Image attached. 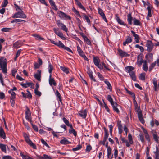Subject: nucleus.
<instances>
[{"instance_id":"obj_1","label":"nucleus","mask_w":159,"mask_h":159,"mask_svg":"<svg viewBox=\"0 0 159 159\" xmlns=\"http://www.w3.org/2000/svg\"><path fill=\"white\" fill-rule=\"evenodd\" d=\"M7 60L3 57H0V70H2L4 74L7 73Z\"/></svg>"},{"instance_id":"obj_2","label":"nucleus","mask_w":159,"mask_h":159,"mask_svg":"<svg viewBox=\"0 0 159 159\" xmlns=\"http://www.w3.org/2000/svg\"><path fill=\"white\" fill-rule=\"evenodd\" d=\"M57 14L61 19L65 20H70L71 19V17L70 16L66 15V13L61 11H58L57 12Z\"/></svg>"},{"instance_id":"obj_3","label":"nucleus","mask_w":159,"mask_h":159,"mask_svg":"<svg viewBox=\"0 0 159 159\" xmlns=\"http://www.w3.org/2000/svg\"><path fill=\"white\" fill-rule=\"evenodd\" d=\"M23 136L27 143L32 146L33 148L36 149V145L30 139L28 135L25 133H23Z\"/></svg>"},{"instance_id":"obj_4","label":"nucleus","mask_w":159,"mask_h":159,"mask_svg":"<svg viewBox=\"0 0 159 159\" xmlns=\"http://www.w3.org/2000/svg\"><path fill=\"white\" fill-rule=\"evenodd\" d=\"M12 17L13 18H19L25 19L26 18V16L24 12L21 10V11L15 13Z\"/></svg>"},{"instance_id":"obj_5","label":"nucleus","mask_w":159,"mask_h":159,"mask_svg":"<svg viewBox=\"0 0 159 159\" xmlns=\"http://www.w3.org/2000/svg\"><path fill=\"white\" fill-rule=\"evenodd\" d=\"M93 61L94 64L98 68L100 69H103V67L102 65L99 64L100 60L99 58L98 57H93Z\"/></svg>"},{"instance_id":"obj_6","label":"nucleus","mask_w":159,"mask_h":159,"mask_svg":"<svg viewBox=\"0 0 159 159\" xmlns=\"http://www.w3.org/2000/svg\"><path fill=\"white\" fill-rule=\"evenodd\" d=\"M57 23L58 26L61 30L67 32L68 31V29L66 26L63 23L61 22L60 20H58L57 21Z\"/></svg>"},{"instance_id":"obj_7","label":"nucleus","mask_w":159,"mask_h":159,"mask_svg":"<svg viewBox=\"0 0 159 159\" xmlns=\"http://www.w3.org/2000/svg\"><path fill=\"white\" fill-rule=\"evenodd\" d=\"M77 50L79 53V54L85 60L89 61L88 59L84 54V53L81 49L79 46H77Z\"/></svg>"},{"instance_id":"obj_8","label":"nucleus","mask_w":159,"mask_h":159,"mask_svg":"<svg viewBox=\"0 0 159 159\" xmlns=\"http://www.w3.org/2000/svg\"><path fill=\"white\" fill-rule=\"evenodd\" d=\"M147 47V50L149 52H150L153 48V44L151 41L148 40L146 44Z\"/></svg>"},{"instance_id":"obj_9","label":"nucleus","mask_w":159,"mask_h":159,"mask_svg":"<svg viewBox=\"0 0 159 159\" xmlns=\"http://www.w3.org/2000/svg\"><path fill=\"white\" fill-rule=\"evenodd\" d=\"M143 58V56L142 55L140 54L138 56L137 63L139 66H141L144 62Z\"/></svg>"},{"instance_id":"obj_10","label":"nucleus","mask_w":159,"mask_h":159,"mask_svg":"<svg viewBox=\"0 0 159 159\" xmlns=\"http://www.w3.org/2000/svg\"><path fill=\"white\" fill-rule=\"evenodd\" d=\"M98 14L101 16L102 17L104 20L106 22H107V20L106 18L105 15L104 13L103 12V10L100 8H98Z\"/></svg>"},{"instance_id":"obj_11","label":"nucleus","mask_w":159,"mask_h":159,"mask_svg":"<svg viewBox=\"0 0 159 159\" xmlns=\"http://www.w3.org/2000/svg\"><path fill=\"white\" fill-rule=\"evenodd\" d=\"M117 126L118 129V133L120 134H121L123 131V126L121 124V121L118 120L117 121Z\"/></svg>"},{"instance_id":"obj_12","label":"nucleus","mask_w":159,"mask_h":159,"mask_svg":"<svg viewBox=\"0 0 159 159\" xmlns=\"http://www.w3.org/2000/svg\"><path fill=\"white\" fill-rule=\"evenodd\" d=\"M156 151L153 152L154 155L153 157L155 159H159V149L157 146H156Z\"/></svg>"},{"instance_id":"obj_13","label":"nucleus","mask_w":159,"mask_h":159,"mask_svg":"<svg viewBox=\"0 0 159 159\" xmlns=\"http://www.w3.org/2000/svg\"><path fill=\"white\" fill-rule=\"evenodd\" d=\"M25 118L30 122L31 119V113L29 109L27 107V110L25 112Z\"/></svg>"},{"instance_id":"obj_14","label":"nucleus","mask_w":159,"mask_h":159,"mask_svg":"<svg viewBox=\"0 0 159 159\" xmlns=\"http://www.w3.org/2000/svg\"><path fill=\"white\" fill-rule=\"evenodd\" d=\"M113 107V110L116 113H118L120 112V111L118 108L120 107V106L116 102H115L113 104L111 105Z\"/></svg>"},{"instance_id":"obj_15","label":"nucleus","mask_w":159,"mask_h":159,"mask_svg":"<svg viewBox=\"0 0 159 159\" xmlns=\"http://www.w3.org/2000/svg\"><path fill=\"white\" fill-rule=\"evenodd\" d=\"M87 74H88L89 76L91 79L93 80L94 82L96 81V79L94 78L93 77V72L90 69V68L88 67L87 68Z\"/></svg>"},{"instance_id":"obj_16","label":"nucleus","mask_w":159,"mask_h":159,"mask_svg":"<svg viewBox=\"0 0 159 159\" xmlns=\"http://www.w3.org/2000/svg\"><path fill=\"white\" fill-rule=\"evenodd\" d=\"M49 83L50 85L52 86L53 85L54 86H56L57 83L55 81L54 78H52V75L50 74L49 77Z\"/></svg>"},{"instance_id":"obj_17","label":"nucleus","mask_w":159,"mask_h":159,"mask_svg":"<svg viewBox=\"0 0 159 159\" xmlns=\"http://www.w3.org/2000/svg\"><path fill=\"white\" fill-rule=\"evenodd\" d=\"M153 83L154 86V90L156 91H157L159 90V82L158 85L157 84V80L155 78H154L153 80Z\"/></svg>"},{"instance_id":"obj_18","label":"nucleus","mask_w":159,"mask_h":159,"mask_svg":"<svg viewBox=\"0 0 159 159\" xmlns=\"http://www.w3.org/2000/svg\"><path fill=\"white\" fill-rule=\"evenodd\" d=\"M132 41V38L129 36L127 37L125 41L123 43V45L124 46H125L126 44L131 43Z\"/></svg>"},{"instance_id":"obj_19","label":"nucleus","mask_w":159,"mask_h":159,"mask_svg":"<svg viewBox=\"0 0 159 159\" xmlns=\"http://www.w3.org/2000/svg\"><path fill=\"white\" fill-rule=\"evenodd\" d=\"M118 51L121 57H127L129 56V55L126 52L120 49H119Z\"/></svg>"},{"instance_id":"obj_20","label":"nucleus","mask_w":159,"mask_h":159,"mask_svg":"<svg viewBox=\"0 0 159 159\" xmlns=\"http://www.w3.org/2000/svg\"><path fill=\"white\" fill-rule=\"evenodd\" d=\"M134 69V68L133 66H129L125 67V70L126 72L129 73L133 72V70Z\"/></svg>"},{"instance_id":"obj_21","label":"nucleus","mask_w":159,"mask_h":159,"mask_svg":"<svg viewBox=\"0 0 159 159\" xmlns=\"http://www.w3.org/2000/svg\"><path fill=\"white\" fill-rule=\"evenodd\" d=\"M145 58L149 62H151L153 60V54L152 53L147 54L146 55Z\"/></svg>"},{"instance_id":"obj_22","label":"nucleus","mask_w":159,"mask_h":159,"mask_svg":"<svg viewBox=\"0 0 159 159\" xmlns=\"http://www.w3.org/2000/svg\"><path fill=\"white\" fill-rule=\"evenodd\" d=\"M131 33L133 35L134 37L136 43H139V35L136 34L133 31H131Z\"/></svg>"},{"instance_id":"obj_23","label":"nucleus","mask_w":159,"mask_h":159,"mask_svg":"<svg viewBox=\"0 0 159 159\" xmlns=\"http://www.w3.org/2000/svg\"><path fill=\"white\" fill-rule=\"evenodd\" d=\"M82 36L84 39V41L88 45H91V43L90 40L88 39V38L86 35H82Z\"/></svg>"},{"instance_id":"obj_24","label":"nucleus","mask_w":159,"mask_h":159,"mask_svg":"<svg viewBox=\"0 0 159 159\" xmlns=\"http://www.w3.org/2000/svg\"><path fill=\"white\" fill-rule=\"evenodd\" d=\"M133 18L132 17L131 13H129L127 15V20L130 25L132 24V20L133 21Z\"/></svg>"},{"instance_id":"obj_25","label":"nucleus","mask_w":159,"mask_h":159,"mask_svg":"<svg viewBox=\"0 0 159 159\" xmlns=\"http://www.w3.org/2000/svg\"><path fill=\"white\" fill-rule=\"evenodd\" d=\"M41 72L40 70H38V73L34 75V77L38 81L41 80Z\"/></svg>"},{"instance_id":"obj_26","label":"nucleus","mask_w":159,"mask_h":159,"mask_svg":"<svg viewBox=\"0 0 159 159\" xmlns=\"http://www.w3.org/2000/svg\"><path fill=\"white\" fill-rule=\"evenodd\" d=\"M22 44V43L21 41H18L15 43L13 45V47L16 48H17L20 47Z\"/></svg>"},{"instance_id":"obj_27","label":"nucleus","mask_w":159,"mask_h":159,"mask_svg":"<svg viewBox=\"0 0 159 159\" xmlns=\"http://www.w3.org/2000/svg\"><path fill=\"white\" fill-rule=\"evenodd\" d=\"M0 137L5 139L6 138L5 133L2 128H0Z\"/></svg>"},{"instance_id":"obj_28","label":"nucleus","mask_w":159,"mask_h":159,"mask_svg":"<svg viewBox=\"0 0 159 159\" xmlns=\"http://www.w3.org/2000/svg\"><path fill=\"white\" fill-rule=\"evenodd\" d=\"M116 19L118 24L120 25H125L126 26H127V25L126 24H125L124 22L121 20L120 19L119 17L117 16H116Z\"/></svg>"},{"instance_id":"obj_29","label":"nucleus","mask_w":159,"mask_h":159,"mask_svg":"<svg viewBox=\"0 0 159 159\" xmlns=\"http://www.w3.org/2000/svg\"><path fill=\"white\" fill-rule=\"evenodd\" d=\"M79 115L83 118H85L87 116V112L85 110L81 111L79 113Z\"/></svg>"},{"instance_id":"obj_30","label":"nucleus","mask_w":159,"mask_h":159,"mask_svg":"<svg viewBox=\"0 0 159 159\" xmlns=\"http://www.w3.org/2000/svg\"><path fill=\"white\" fill-rule=\"evenodd\" d=\"M147 10H148V14L146 19L147 20H149V17L152 16L151 9L149 6L148 7Z\"/></svg>"},{"instance_id":"obj_31","label":"nucleus","mask_w":159,"mask_h":159,"mask_svg":"<svg viewBox=\"0 0 159 159\" xmlns=\"http://www.w3.org/2000/svg\"><path fill=\"white\" fill-rule=\"evenodd\" d=\"M138 118L140 122L143 124L145 123L143 117L142 113L139 114L138 115Z\"/></svg>"},{"instance_id":"obj_32","label":"nucleus","mask_w":159,"mask_h":159,"mask_svg":"<svg viewBox=\"0 0 159 159\" xmlns=\"http://www.w3.org/2000/svg\"><path fill=\"white\" fill-rule=\"evenodd\" d=\"M55 95L57 97V99L58 98V100L61 102L62 101L61 96L60 93L57 90L56 91Z\"/></svg>"},{"instance_id":"obj_33","label":"nucleus","mask_w":159,"mask_h":159,"mask_svg":"<svg viewBox=\"0 0 159 159\" xmlns=\"http://www.w3.org/2000/svg\"><path fill=\"white\" fill-rule=\"evenodd\" d=\"M62 120L66 125L69 126L71 128L72 126V124H70L69 121L65 117H63L62 119Z\"/></svg>"},{"instance_id":"obj_34","label":"nucleus","mask_w":159,"mask_h":159,"mask_svg":"<svg viewBox=\"0 0 159 159\" xmlns=\"http://www.w3.org/2000/svg\"><path fill=\"white\" fill-rule=\"evenodd\" d=\"M70 128V129L69 131V133L73 134L75 136H76L77 135V132L75 130L73 129L72 126L71 128Z\"/></svg>"},{"instance_id":"obj_35","label":"nucleus","mask_w":159,"mask_h":159,"mask_svg":"<svg viewBox=\"0 0 159 159\" xmlns=\"http://www.w3.org/2000/svg\"><path fill=\"white\" fill-rule=\"evenodd\" d=\"M60 143L63 144H67L71 143V142H69L68 140L66 139H63L61 140L60 141Z\"/></svg>"},{"instance_id":"obj_36","label":"nucleus","mask_w":159,"mask_h":159,"mask_svg":"<svg viewBox=\"0 0 159 159\" xmlns=\"http://www.w3.org/2000/svg\"><path fill=\"white\" fill-rule=\"evenodd\" d=\"M133 24L135 25H140V23L138 20H137L135 18L133 19Z\"/></svg>"},{"instance_id":"obj_37","label":"nucleus","mask_w":159,"mask_h":159,"mask_svg":"<svg viewBox=\"0 0 159 159\" xmlns=\"http://www.w3.org/2000/svg\"><path fill=\"white\" fill-rule=\"evenodd\" d=\"M32 36L35 38L37 40H44V39L43 38L41 37L39 35L37 34H33Z\"/></svg>"},{"instance_id":"obj_38","label":"nucleus","mask_w":159,"mask_h":159,"mask_svg":"<svg viewBox=\"0 0 159 159\" xmlns=\"http://www.w3.org/2000/svg\"><path fill=\"white\" fill-rule=\"evenodd\" d=\"M147 65V61H144L143 65V70L145 71H147L148 70V66Z\"/></svg>"},{"instance_id":"obj_39","label":"nucleus","mask_w":159,"mask_h":159,"mask_svg":"<svg viewBox=\"0 0 159 159\" xmlns=\"http://www.w3.org/2000/svg\"><path fill=\"white\" fill-rule=\"evenodd\" d=\"M129 75L132 79L134 81L136 80V77L135 75V73L134 72L130 73Z\"/></svg>"},{"instance_id":"obj_40","label":"nucleus","mask_w":159,"mask_h":159,"mask_svg":"<svg viewBox=\"0 0 159 159\" xmlns=\"http://www.w3.org/2000/svg\"><path fill=\"white\" fill-rule=\"evenodd\" d=\"M107 99L110 102L111 105L113 104L115 102H114L112 98L110 95H108L107 96Z\"/></svg>"},{"instance_id":"obj_41","label":"nucleus","mask_w":159,"mask_h":159,"mask_svg":"<svg viewBox=\"0 0 159 159\" xmlns=\"http://www.w3.org/2000/svg\"><path fill=\"white\" fill-rule=\"evenodd\" d=\"M23 21L24 22H25V20H22L21 19H14L13 20L11 21V23H18V22H21Z\"/></svg>"},{"instance_id":"obj_42","label":"nucleus","mask_w":159,"mask_h":159,"mask_svg":"<svg viewBox=\"0 0 159 159\" xmlns=\"http://www.w3.org/2000/svg\"><path fill=\"white\" fill-rule=\"evenodd\" d=\"M0 148L2 150L5 152H6V145L2 143L0 144Z\"/></svg>"},{"instance_id":"obj_43","label":"nucleus","mask_w":159,"mask_h":159,"mask_svg":"<svg viewBox=\"0 0 159 159\" xmlns=\"http://www.w3.org/2000/svg\"><path fill=\"white\" fill-rule=\"evenodd\" d=\"M30 122L31 123L32 126V128L34 129V130L36 132L38 131V127L36 125H34L33 124L32 120H30Z\"/></svg>"},{"instance_id":"obj_44","label":"nucleus","mask_w":159,"mask_h":159,"mask_svg":"<svg viewBox=\"0 0 159 159\" xmlns=\"http://www.w3.org/2000/svg\"><path fill=\"white\" fill-rule=\"evenodd\" d=\"M111 153V147H109L107 149V157L108 158H110V157Z\"/></svg>"},{"instance_id":"obj_45","label":"nucleus","mask_w":159,"mask_h":159,"mask_svg":"<svg viewBox=\"0 0 159 159\" xmlns=\"http://www.w3.org/2000/svg\"><path fill=\"white\" fill-rule=\"evenodd\" d=\"M12 29L11 28H3L1 29V30L3 32H7L10 31Z\"/></svg>"},{"instance_id":"obj_46","label":"nucleus","mask_w":159,"mask_h":159,"mask_svg":"<svg viewBox=\"0 0 159 159\" xmlns=\"http://www.w3.org/2000/svg\"><path fill=\"white\" fill-rule=\"evenodd\" d=\"M60 68L61 70L66 74H68L69 73L68 68L65 67L61 66L60 67Z\"/></svg>"},{"instance_id":"obj_47","label":"nucleus","mask_w":159,"mask_h":159,"mask_svg":"<svg viewBox=\"0 0 159 159\" xmlns=\"http://www.w3.org/2000/svg\"><path fill=\"white\" fill-rule=\"evenodd\" d=\"M145 73H142L140 74L139 78L140 80H145Z\"/></svg>"},{"instance_id":"obj_48","label":"nucleus","mask_w":159,"mask_h":159,"mask_svg":"<svg viewBox=\"0 0 159 159\" xmlns=\"http://www.w3.org/2000/svg\"><path fill=\"white\" fill-rule=\"evenodd\" d=\"M82 148V146L81 145H78L77 147L75 148H74L72 149V150L73 151H78L80 149Z\"/></svg>"},{"instance_id":"obj_49","label":"nucleus","mask_w":159,"mask_h":159,"mask_svg":"<svg viewBox=\"0 0 159 159\" xmlns=\"http://www.w3.org/2000/svg\"><path fill=\"white\" fill-rule=\"evenodd\" d=\"M56 46L63 48H64L65 46L61 41H59L58 43H57Z\"/></svg>"},{"instance_id":"obj_50","label":"nucleus","mask_w":159,"mask_h":159,"mask_svg":"<svg viewBox=\"0 0 159 159\" xmlns=\"http://www.w3.org/2000/svg\"><path fill=\"white\" fill-rule=\"evenodd\" d=\"M135 112L137 113L138 115L139 114V113H142V112L140 110V106L135 108Z\"/></svg>"},{"instance_id":"obj_51","label":"nucleus","mask_w":159,"mask_h":159,"mask_svg":"<svg viewBox=\"0 0 159 159\" xmlns=\"http://www.w3.org/2000/svg\"><path fill=\"white\" fill-rule=\"evenodd\" d=\"M135 47L136 48L139 49L142 52H143L144 50L142 46H139L138 44H136L135 45Z\"/></svg>"},{"instance_id":"obj_52","label":"nucleus","mask_w":159,"mask_h":159,"mask_svg":"<svg viewBox=\"0 0 159 159\" xmlns=\"http://www.w3.org/2000/svg\"><path fill=\"white\" fill-rule=\"evenodd\" d=\"M84 17L85 19L86 20L88 24H89L90 25H91L90 20L89 17L86 15L84 14Z\"/></svg>"},{"instance_id":"obj_53","label":"nucleus","mask_w":159,"mask_h":159,"mask_svg":"<svg viewBox=\"0 0 159 159\" xmlns=\"http://www.w3.org/2000/svg\"><path fill=\"white\" fill-rule=\"evenodd\" d=\"M53 70V67L51 63L49 64L48 66V71L51 74V73L52 70Z\"/></svg>"},{"instance_id":"obj_54","label":"nucleus","mask_w":159,"mask_h":159,"mask_svg":"<svg viewBox=\"0 0 159 159\" xmlns=\"http://www.w3.org/2000/svg\"><path fill=\"white\" fill-rule=\"evenodd\" d=\"M105 83L108 86L107 89H109L110 90L112 89V87L110 82L108 81H105Z\"/></svg>"},{"instance_id":"obj_55","label":"nucleus","mask_w":159,"mask_h":159,"mask_svg":"<svg viewBox=\"0 0 159 159\" xmlns=\"http://www.w3.org/2000/svg\"><path fill=\"white\" fill-rule=\"evenodd\" d=\"M8 3L7 0H4V2L2 4L1 6L2 7H4L6 6Z\"/></svg>"},{"instance_id":"obj_56","label":"nucleus","mask_w":159,"mask_h":159,"mask_svg":"<svg viewBox=\"0 0 159 159\" xmlns=\"http://www.w3.org/2000/svg\"><path fill=\"white\" fill-rule=\"evenodd\" d=\"M153 138L155 141L157 143L158 142L159 137H158L157 134H153Z\"/></svg>"},{"instance_id":"obj_57","label":"nucleus","mask_w":159,"mask_h":159,"mask_svg":"<svg viewBox=\"0 0 159 159\" xmlns=\"http://www.w3.org/2000/svg\"><path fill=\"white\" fill-rule=\"evenodd\" d=\"M139 139L142 143H143L144 142V135L143 134H139Z\"/></svg>"},{"instance_id":"obj_58","label":"nucleus","mask_w":159,"mask_h":159,"mask_svg":"<svg viewBox=\"0 0 159 159\" xmlns=\"http://www.w3.org/2000/svg\"><path fill=\"white\" fill-rule=\"evenodd\" d=\"M76 4L81 9L83 10H85V9L84 7L82 5L80 2H78Z\"/></svg>"},{"instance_id":"obj_59","label":"nucleus","mask_w":159,"mask_h":159,"mask_svg":"<svg viewBox=\"0 0 159 159\" xmlns=\"http://www.w3.org/2000/svg\"><path fill=\"white\" fill-rule=\"evenodd\" d=\"M20 155L21 156L23 159H28L29 157L28 156L24 155L22 152H20Z\"/></svg>"},{"instance_id":"obj_60","label":"nucleus","mask_w":159,"mask_h":159,"mask_svg":"<svg viewBox=\"0 0 159 159\" xmlns=\"http://www.w3.org/2000/svg\"><path fill=\"white\" fill-rule=\"evenodd\" d=\"M128 139L129 141V142L130 144H132L133 143V141L132 140V136L130 134H129L128 135Z\"/></svg>"},{"instance_id":"obj_61","label":"nucleus","mask_w":159,"mask_h":159,"mask_svg":"<svg viewBox=\"0 0 159 159\" xmlns=\"http://www.w3.org/2000/svg\"><path fill=\"white\" fill-rule=\"evenodd\" d=\"M30 82H28L27 83H23V84H21V85L23 86V87H24L25 88H27L30 86Z\"/></svg>"},{"instance_id":"obj_62","label":"nucleus","mask_w":159,"mask_h":159,"mask_svg":"<svg viewBox=\"0 0 159 159\" xmlns=\"http://www.w3.org/2000/svg\"><path fill=\"white\" fill-rule=\"evenodd\" d=\"M41 141L42 143L45 146H46L47 147L49 148L50 147L48 144L47 143L44 141V140L43 139H41Z\"/></svg>"},{"instance_id":"obj_63","label":"nucleus","mask_w":159,"mask_h":159,"mask_svg":"<svg viewBox=\"0 0 159 159\" xmlns=\"http://www.w3.org/2000/svg\"><path fill=\"white\" fill-rule=\"evenodd\" d=\"M10 99L11 105L12 107H13L15 104V100L16 98L12 99V98H10Z\"/></svg>"},{"instance_id":"obj_64","label":"nucleus","mask_w":159,"mask_h":159,"mask_svg":"<svg viewBox=\"0 0 159 159\" xmlns=\"http://www.w3.org/2000/svg\"><path fill=\"white\" fill-rule=\"evenodd\" d=\"M92 149V147L90 145H87L86 147V152H89Z\"/></svg>"}]
</instances>
